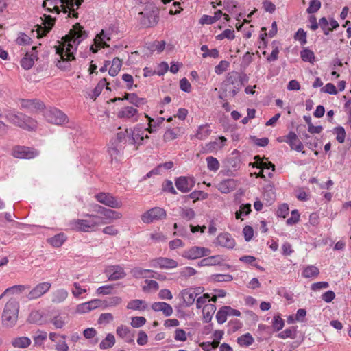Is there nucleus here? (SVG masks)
<instances>
[{
	"label": "nucleus",
	"instance_id": "obj_22",
	"mask_svg": "<svg viewBox=\"0 0 351 351\" xmlns=\"http://www.w3.org/2000/svg\"><path fill=\"white\" fill-rule=\"evenodd\" d=\"M102 301L99 299H95L87 302L79 304L77 306V311L79 313H87L97 308L102 305Z\"/></svg>",
	"mask_w": 351,
	"mask_h": 351
},
{
	"label": "nucleus",
	"instance_id": "obj_47",
	"mask_svg": "<svg viewBox=\"0 0 351 351\" xmlns=\"http://www.w3.org/2000/svg\"><path fill=\"white\" fill-rule=\"evenodd\" d=\"M296 335V328L290 327L285 329L278 335V337L281 339L292 338L294 339Z\"/></svg>",
	"mask_w": 351,
	"mask_h": 351
},
{
	"label": "nucleus",
	"instance_id": "obj_30",
	"mask_svg": "<svg viewBox=\"0 0 351 351\" xmlns=\"http://www.w3.org/2000/svg\"><path fill=\"white\" fill-rule=\"evenodd\" d=\"M222 261V258L220 256H211L207 258L202 259L198 263L199 267L204 266H211L219 264Z\"/></svg>",
	"mask_w": 351,
	"mask_h": 351
},
{
	"label": "nucleus",
	"instance_id": "obj_29",
	"mask_svg": "<svg viewBox=\"0 0 351 351\" xmlns=\"http://www.w3.org/2000/svg\"><path fill=\"white\" fill-rule=\"evenodd\" d=\"M216 311V306L213 304H205L202 308V313L204 322L208 323L211 321L213 314Z\"/></svg>",
	"mask_w": 351,
	"mask_h": 351
},
{
	"label": "nucleus",
	"instance_id": "obj_19",
	"mask_svg": "<svg viewBox=\"0 0 351 351\" xmlns=\"http://www.w3.org/2000/svg\"><path fill=\"white\" fill-rule=\"evenodd\" d=\"M36 49V46L32 47V51L30 53L27 52L21 59V65L24 69L28 70L31 69L34 64V61L38 59L36 53L34 51Z\"/></svg>",
	"mask_w": 351,
	"mask_h": 351
},
{
	"label": "nucleus",
	"instance_id": "obj_39",
	"mask_svg": "<svg viewBox=\"0 0 351 351\" xmlns=\"http://www.w3.org/2000/svg\"><path fill=\"white\" fill-rule=\"evenodd\" d=\"M122 66V61L119 58H114L112 60V65L109 69L108 73L111 76H116L119 72Z\"/></svg>",
	"mask_w": 351,
	"mask_h": 351
},
{
	"label": "nucleus",
	"instance_id": "obj_48",
	"mask_svg": "<svg viewBox=\"0 0 351 351\" xmlns=\"http://www.w3.org/2000/svg\"><path fill=\"white\" fill-rule=\"evenodd\" d=\"M201 50L204 52L202 54L203 58L212 57L216 58L219 57V51L217 49H208L207 45H204L201 47Z\"/></svg>",
	"mask_w": 351,
	"mask_h": 351
},
{
	"label": "nucleus",
	"instance_id": "obj_10",
	"mask_svg": "<svg viewBox=\"0 0 351 351\" xmlns=\"http://www.w3.org/2000/svg\"><path fill=\"white\" fill-rule=\"evenodd\" d=\"M128 143V134L125 132H119L117 134V138L114 139V142L112 143V147L109 148V152L111 155L118 154L120 152H123L125 149V145Z\"/></svg>",
	"mask_w": 351,
	"mask_h": 351
},
{
	"label": "nucleus",
	"instance_id": "obj_59",
	"mask_svg": "<svg viewBox=\"0 0 351 351\" xmlns=\"http://www.w3.org/2000/svg\"><path fill=\"white\" fill-rule=\"evenodd\" d=\"M174 339L176 341H185L187 340V335L186 332L181 328H177L175 330Z\"/></svg>",
	"mask_w": 351,
	"mask_h": 351
},
{
	"label": "nucleus",
	"instance_id": "obj_49",
	"mask_svg": "<svg viewBox=\"0 0 351 351\" xmlns=\"http://www.w3.org/2000/svg\"><path fill=\"white\" fill-rule=\"evenodd\" d=\"M60 60H58L56 66L62 70H70L71 64H69V61L73 60L72 58L68 57H60Z\"/></svg>",
	"mask_w": 351,
	"mask_h": 351
},
{
	"label": "nucleus",
	"instance_id": "obj_3",
	"mask_svg": "<svg viewBox=\"0 0 351 351\" xmlns=\"http://www.w3.org/2000/svg\"><path fill=\"white\" fill-rule=\"evenodd\" d=\"M19 312V303L14 298L10 299L5 304L1 321L3 326L6 328L14 327L17 322Z\"/></svg>",
	"mask_w": 351,
	"mask_h": 351
},
{
	"label": "nucleus",
	"instance_id": "obj_46",
	"mask_svg": "<svg viewBox=\"0 0 351 351\" xmlns=\"http://www.w3.org/2000/svg\"><path fill=\"white\" fill-rule=\"evenodd\" d=\"M106 84V80L103 78L99 81L97 85L95 87V88L92 91V94H90V97L92 99H95L101 93L102 89L104 86Z\"/></svg>",
	"mask_w": 351,
	"mask_h": 351
},
{
	"label": "nucleus",
	"instance_id": "obj_28",
	"mask_svg": "<svg viewBox=\"0 0 351 351\" xmlns=\"http://www.w3.org/2000/svg\"><path fill=\"white\" fill-rule=\"evenodd\" d=\"M226 141L227 140L224 136H220L217 141L210 142L209 143L206 144L204 149L207 152H211L217 148L223 147L225 145Z\"/></svg>",
	"mask_w": 351,
	"mask_h": 351
},
{
	"label": "nucleus",
	"instance_id": "obj_51",
	"mask_svg": "<svg viewBox=\"0 0 351 351\" xmlns=\"http://www.w3.org/2000/svg\"><path fill=\"white\" fill-rule=\"evenodd\" d=\"M154 272V271L150 269H143L140 267H135L131 270V274L134 278H141L145 277V273Z\"/></svg>",
	"mask_w": 351,
	"mask_h": 351
},
{
	"label": "nucleus",
	"instance_id": "obj_44",
	"mask_svg": "<svg viewBox=\"0 0 351 351\" xmlns=\"http://www.w3.org/2000/svg\"><path fill=\"white\" fill-rule=\"evenodd\" d=\"M210 279L215 282H230L232 280L233 277L230 274H213L210 276Z\"/></svg>",
	"mask_w": 351,
	"mask_h": 351
},
{
	"label": "nucleus",
	"instance_id": "obj_60",
	"mask_svg": "<svg viewBox=\"0 0 351 351\" xmlns=\"http://www.w3.org/2000/svg\"><path fill=\"white\" fill-rule=\"evenodd\" d=\"M146 322L144 317H134L132 318L131 325L134 328H139L143 326Z\"/></svg>",
	"mask_w": 351,
	"mask_h": 351
},
{
	"label": "nucleus",
	"instance_id": "obj_27",
	"mask_svg": "<svg viewBox=\"0 0 351 351\" xmlns=\"http://www.w3.org/2000/svg\"><path fill=\"white\" fill-rule=\"evenodd\" d=\"M180 294L185 306L187 307L194 303L195 298L197 297V293H195V291H193V288L185 289L181 291Z\"/></svg>",
	"mask_w": 351,
	"mask_h": 351
},
{
	"label": "nucleus",
	"instance_id": "obj_63",
	"mask_svg": "<svg viewBox=\"0 0 351 351\" xmlns=\"http://www.w3.org/2000/svg\"><path fill=\"white\" fill-rule=\"evenodd\" d=\"M289 214V206L287 204L280 205L277 210V215L285 218Z\"/></svg>",
	"mask_w": 351,
	"mask_h": 351
},
{
	"label": "nucleus",
	"instance_id": "obj_2",
	"mask_svg": "<svg viewBox=\"0 0 351 351\" xmlns=\"http://www.w3.org/2000/svg\"><path fill=\"white\" fill-rule=\"evenodd\" d=\"M247 79L245 74L241 75L237 71L229 72L226 77L225 80L221 83V90L223 93H227V86H232L229 90V97H234L242 88L243 81Z\"/></svg>",
	"mask_w": 351,
	"mask_h": 351
},
{
	"label": "nucleus",
	"instance_id": "obj_34",
	"mask_svg": "<svg viewBox=\"0 0 351 351\" xmlns=\"http://www.w3.org/2000/svg\"><path fill=\"white\" fill-rule=\"evenodd\" d=\"M124 99L128 100L131 104L137 107L145 103V99L138 97L135 93H125Z\"/></svg>",
	"mask_w": 351,
	"mask_h": 351
},
{
	"label": "nucleus",
	"instance_id": "obj_21",
	"mask_svg": "<svg viewBox=\"0 0 351 351\" xmlns=\"http://www.w3.org/2000/svg\"><path fill=\"white\" fill-rule=\"evenodd\" d=\"M216 242L218 245L228 249H232L235 245L234 239L228 232L219 234L216 239Z\"/></svg>",
	"mask_w": 351,
	"mask_h": 351
},
{
	"label": "nucleus",
	"instance_id": "obj_64",
	"mask_svg": "<svg viewBox=\"0 0 351 351\" xmlns=\"http://www.w3.org/2000/svg\"><path fill=\"white\" fill-rule=\"evenodd\" d=\"M116 332L119 337L125 338L130 333V330L127 326L121 325L117 328Z\"/></svg>",
	"mask_w": 351,
	"mask_h": 351
},
{
	"label": "nucleus",
	"instance_id": "obj_50",
	"mask_svg": "<svg viewBox=\"0 0 351 351\" xmlns=\"http://www.w3.org/2000/svg\"><path fill=\"white\" fill-rule=\"evenodd\" d=\"M333 132L337 134L336 139L339 143H343L345 141L346 132L342 126L335 127Z\"/></svg>",
	"mask_w": 351,
	"mask_h": 351
},
{
	"label": "nucleus",
	"instance_id": "obj_41",
	"mask_svg": "<svg viewBox=\"0 0 351 351\" xmlns=\"http://www.w3.org/2000/svg\"><path fill=\"white\" fill-rule=\"evenodd\" d=\"M254 341V339L251 334L245 333L237 338V343L241 346H249L252 345Z\"/></svg>",
	"mask_w": 351,
	"mask_h": 351
},
{
	"label": "nucleus",
	"instance_id": "obj_56",
	"mask_svg": "<svg viewBox=\"0 0 351 351\" xmlns=\"http://www.w3.org/2000/svg\"><path fill=\"white\" fill-rule=\"evenodd\" d=\"M228 315V313H227L226 309H224V306L221 307L216 315L217 322L221 324L224 323L226 321Z\"/></svg>",
	"mask_w": 351,
	"mask_h": 351
},
{
	"label": "nucleus",
	"instance_id": "obj_37",
	"mask_svg": "<svg viewBox=\"0 0 351 351\" xmlns=\"http://www.w3.org/2000/svg\"><path fill=\"white\" fill-rule=\"evenodd\" d=\"M68 296V292L63 289L56 290L53 293L52 302L53 303H60L66 300Z\"/></svg>",
	"mask_w": 351,
	"mask_h": 351
},
{
	"label": "nucleus",
	"instance_id": "obj_4",
	"mask_svg": "<svg viewBox=\"0 0 351 351\" xmlns=\"http://www.w3.org/2000/svg\"><path fill=\"white\" fill-rule=\"evenodd\" d=\"M5 118L10 123L23 129L34 130L36 128L37 123L35 120L20 112H8Z\"/></svg>",
	"mask_w": 351,
	"mask_h": 351
},
{
	"label": "nucleus",
	"instance_id": "obj_53",
	"mask_svg": "<svg viewBox=\"0 0 351 351\" xmlns=\"http://www.w3.org/2000/svg\"><path fill=\"white\" fill-rule=\"evenodd\" d=\"M321 8V1L319 0H311L306 12L309 14L317 12Z\"/></svg>",
	"mask_w": 351,
	"mask_h": 351
},
{
	"label": "nucleus",
	"instance_id": "obj_58",
	"mask_svg": "<svg viewBox=\"0 0 351 351\" xmlns=\"http://www.w3.org/2000/svg\"><path fill=\"white\" fill-rule=\"evenodd\" d=\"M235 37L234 36V30L227 29L224 30L221 34L217 36V39L218 40H222L225 38L232 40Z\"/></svg>",
	"mask_w": 351,
	"mask_h": 351
},
{
	"label": "nucleus",
	"instance_id": "obj_18",
	"mask_svg": "<svg viewBox=\"0 0 351 351\" xmlns=\"http://www.w3.org/2000/svg\"><path fill=\"white\" fill-rule=\"evenodd\" d=\"M73 1L74 0H54L53 8H47V11L49 12H55L57 14H59L61 11L64 13H66L68 12V9H73Z\"/></svg>",
	"mask_w": 351,
	"mask_h": 351
},
{
	"label": "nucleus",
	"instance_id": "obj_45",
	"mask_svg": "<svg viewBox=\"0 0 351 351\" xmlns=\"http://www.w3.org/2000/svg\"><path fill=\"white\" fill-rule=\"evenodd\" d=\"M207 162V167L210 171H217L220 167L217 159L213 156H208L206 158Z\"/></svg>",
	"mask_w": 351,
	"mask_h": 351
},
{
	"label": "nucleus",
	"instance_id": "obj_25",
	"mask_svg": "<svg viewBox=\"0 0 351 351\" xmlns=\"http://www.w3.org/2000/svg\"><path fill=\"white\" fill-rule=\"evenodd\" d=\"M21 106L32 111H38L43 109L45 106L42 101L38 99H22Z\"/></svg>",
	"mask_w": 351,
	"mask_h": 351
},
{
	"label": "nucleus",
	"instance_id": "obj_38",
	"mask_svg": "<svg viewBox=\"0 0 351 351\" xmlns=\"http://www.w3.org/2000/svg\"><path fill=\"white\" fill-rule=\"evenodd\" d=\"M300 57L304 62L313 63L315 60L314 52L308 48H304L300 51Z\"/></svg>",
	"mask_w": 351,
	"mask_h": 351
},
{
	"label": "nucleus",
	"instance_id": "obj_54",
	"mask_svg": "<svg viewBox=\"0 0 351 351\" xmlns=\"http://www.w3.org/2000/svg\"><path fill=\"white\" fill-rule=\"evenodd\" d=\"M180 215L186 220H191L195 216V211L190 208H181Z\"/></svg>",
	"mask_w": 351,
	"mask_h": 351
},
{
	"label": "nucleus",
	"instance_id": "obj_26",
	"mask_svg": "<svg viewBox=\"0 0 351 351\" xmlns=\"http://www.w3.org/2000/svg\"><path fill=\"white\" fill-rule=\"evenodd\" d=\"M237 182L234 179H226L217 184V189L223 193H228L236 189Z\"/></svg>",
	"mask_w": 351,
	"mask_h": 351
},
{
	"label": "nucleus",
	"instance_id": "obj_5",
	"mask_svg": "<svg viewBox=\"0 0 351 351\" xmlns=\"http://www.w3.org/2000/svg\"><path fill=\"white\" fill-rule=\"evenodd\" d=\"M128 134V145H134L133 149L138 150V146L143 143L145 130L140 125L134 128L133 130H125Z\"/></svg>",
	"mask_w": 351,
	"mask_h": 351
},
{
	"label": "nucleus",
	"instance_id": "obj_12",
	"mask_svg": "<svg viewBox=\"0 0 351 351\" xmlns=\"http://www.w3.org/2000/svg\"><path fill=\"white\" fill-rule=\"evenodd\" d=\"M210 250L208 248L194 246L191 248L185 250L182 253V256L189 260L197 259L201 257L209 255Z\"/></svg>",
	"mask_w": 351,
	"mask_h": 351
},
{
	"label": "nucleus",
	"instance_id": "obj_23",
	"mask_svg": "<svg viewBox=\"0 0 351 351\" xmlns=\"http://www.w3.org/2000/svg\"><path fill=\"white\" fill-rule=\"evenodd\" d=\"M151 308L156 312H162L163 315L166 317L171 316L173 312L171 306L164 302H154L152 304Z\"/></svg>",
	"mask_w": 351,
	"mask_h": 351
},
{
	"label": "nucleus",
	"instance_id": "obj_6",
	"mask_svg": "<svg viewBox=\"0 0 351 351\" xmlns=\"http://www.w3.org/2000/svg\"><path fill=\"white\" fill-rule=\"evenodd\" d=\"M44 117L48 122L56 125H61L68 121L67 116L56 108L50 107L46 109Z\"/></svg>",
	"mask_w": 351,
	"mask_h": 351
},
{
	"label": "nucleus",
	"instance_id": "obj_62",
	"mask_svg": "<svg viewBox=\"0 0 351 351\" xmlns=\"http://www.w3.org/2000/svg\"><path fill=\"white\" fill-rule=\"evenodd\" d=\"M321 91L323 93L330 94V95H337V90L334 84H332V83L326 84L325 85V86H324L321 89Z\"/></svg>",
	"mask_w": 351,
	"mask_h": 351
},
{
	"label": "nucleus",
	"instance_id": "obj_52",
	"mask_svg": "<svg viewBox=\"0 0 351 351\" xmlns=\"http://www.w3.org/2000/svg\"><path fill=\"white\" fill-rule=\"evenodd\" d=\"M294 38L300 42L302 45L306 44V32L302 28H300L295 34Z\"/></svg>",
	"mask_w": 351,
	"mask_h": 351
},
{
	"label": "nucleus",
	"instance_id": "obj_1",
	"mask_svg": "<svg viewBox=\"0 0 351 351\" xmlns=\"http://www.w3.org/2000/svg\"><path fill=\"white\" fill-rule=\"evenodd\" d=\"M87 36L88 33L83 29V27L78 23H75L70 30L69 34L62 38L64 42L56 47V53L60 57L65 56L75 60L73 44L79 45Z\"/></svg>",
	"mask_w": 351,
	"mask_h": 351
},
{
	"label": "nucleus",
	"instance_id": "obj_32",
	"mask_svg": "<svg viewBox=\"0 0 351 351\" xmlns=\"http://www.w3.org/2000/svg\"><path fill=\"white\" fill-rule=\"evenodd\" d=\"M26 289H29V287L23 285H14L12 287L7 288L4 291V292L0 295V300L7 294L20 293L24 291Z\"/></svg>",
	"mask_w": 351,
	"mask_h": 351
},
{
	"label": "nucleus",
	"instance_id": "obj_8",
	"mask_svg": "<svg viewBox=\"0 0 351 351\" xmlns=\"http://www.w3.org/2000/svg\"><path fill=\"white\" fill-rule=\"evenodd\" d=\"M95 198L99 203L110 208H120L123 206L121 200L109 193L100 192L95 195Z\"/></svg>",
	"mask_w": 351,
	"mask_h": 351
},
{
	"label": "nucleus",
	"instance_id": "obj_9",
	"mask_svg": "<svg viewBox=\"0 0 351 351\" xmlns=\"http://www.w3.org/2000/svg\"><path fill=\"white\" fill-rule=\"evenodd\" d=\"M84 217H88L90 218L101 219V223H108L112 222L114 220L119 219L122 217V214L116 210H112L110 208H106L104 213L101 216L93 214H85Z\"/></svg>",
	"mask_w": 351,
	"mask_h": 351
},
{
	"label": "nucleus",
	"instance_id": "obj_57",
	"mask_svg": "<svg viewBox=\"0 0 351 351\" xmlns=\"http://www.w3.org/2000/svg\"><path fill=\"white\" fill-rule=\"evenodd\" d=\"M207 193H205L202 191H194L188 195V197H189L191 199H195V201L199 199H205L207 198Z\"/></svg>",
	"mask_w": 351,
	"mask_h": 351
},
{
	"label": "nucleus",
	"instance_id": "obj_14",
	"mask_svg": "<svg viewBox=\"0 0 351 351\" xmlns=\"http://www.w3.org/2000/svg\"><path fill=\"white\" fill-rule=\"evenodd\" d=\"M51 284L49 282H44L36 285L28 293L27 298L29 300L40 298L47 293L51 288Z\"/></svg>",
	"mask_w": 351,
	"mask_h": 351
},
{
	"label": "nucleus",
	"instance_id": "obj_15",
	"mask_svg": "<svg viewBox=\"0 0 351 351\" xmlns=\"http://www.w3.org/2000/svg\"><path fill=\"white\" fill-rule=\"evenodd\" d=\"M195 180L193 177L182 176L176 180L175 184L178 190L182 193L189 192L195 186Z\"/></svg>",
	"mask_w": 351,
	"mask_h": 351
},
{
	"label": "nucleus",
	"instance_id": "obj_61",
	"mask_svg": "<svg viewBox=\"0 0 351 351\" xmlns=\"http://www.w3.org/2000/svg\"><path fill=\"white\" fill-rule=\"evenodd\" d=\"M51 322L57 329L63 328L66 323L64 319L60 316H55L51 319Z\"/></svg>",
	"mask_w": 351,
	"mask_h": 351
},
{
	"label": "nucleus",
	"instance_id": "obj_11",
	"mask_svg": "<svg viewBox=\"0 0 351 351\" xmlns=\"http://www.w3.org/2000/svg\"><path fill=\"white\" fill-rule=\"evenodd\" d=\"M39 154V152L28 147L16 146L13 148L12 156L17 158L31 159Z\"/></svg>",
	"mask_w": 351,
	"mask_h": 351
},
{
	"label": "nucleus",
	"instance_id": "obj_33",
	"mask_svg": "<svg viewBox=\"0 0 351 351\" xmlns=\"http://www.w3.org/2000/svg\"><path fill=\"white\" fill-rule=\"evenodd\" d=\"M138 112V110L132 107V106H126L123 108L119 112H118V117L119 118H125V119H130L133 117L136 113Z\"/></svg>",
	"mask_w": 351,
	"mask_h": 351
},
{
	"label": "nucleus",
	"instance_id": "obj_55",
	"mask_svg": "<svg viewBox=\"0 0 351 351\" xmlns=\"http://www.w3.org/2000/svg\"><path fill=\"white\" fill-rule=\"evenodd\" d=\"M229 65H230V63L228 61L221 60L219 63V64H217L215 67V72L217 75H221L228 69Z\"/></svg>",
	"mask_w": 351,
	"mask_h": 351
},
{
	"label": "nucleus",
	"instance_id": "obj_13",
	"mask_svg": "<svg viewBox=\"0 0 351 351\" xmlns=\"http://www.w3.org/2000/svg\"><path fill=\"white\" fill-rule=\"evenodd\" d=\"M75 219L71 223L72 228L80 232H89L90 229H93L99 224L95 219Z\"/></svg>",
	"mask_w": 351,
	"mask_h": 351
},
{
	"label": "nucleus",
	"instance_id": "obj_35",
	"mask_svg": "<svg viewBox=\"0 0 351 351\" xmlns=\"http://www.w3.org/2000/svg\"><path fill=\"white\" fill-rule=\"evenodd\" d=\"M31 343L29 338L26 337H21L15 338L12 341V346L15 348H27Z\"/></svg>",
	"mask_w": 351,
	"mask_h": 351
},
{
	"label": "nucleus",
	"instance_id": "obj_40",
	"mask_svg": "<svg viewBox=\"0 0 351 351\" xmlns=\"http://www.w3.org/2000/svg\"><path fill=\"white\" fill-rule=\"evenodd\" d=\"M210 133L211 130L209 128V125L208 124L202 125L198 128L195 136L198 139L202 140L207 138Z\"/></svg>",
	"mask_w": 351,
	"mask_h": 351
},
{
	"label": "nucleus",
	"instance_id": "obj_17",
	"mask_svg": "<svg viewBox=\"0 0 351 351\" xmlns=\"http://www.w3.org/2000/svg\"><path fill=\"white\" fill-rule=\"evenodd\" d=\"M151 264L154 267H159L160 269H165L176 268L178 265L176 261L164 257H160L152 260Z\"/></svg>",
	"mask_w": 351,
	"mask_h": 351
},
{
	"label": "nucleus",
	"instance_id": "obj_20",
	"mask_svg": "<svg viewBox=\"0 0 351 351\" xmlns=\"http://www.w3.org/2000/svg\"><path fill=\"white\" fill-rule=\"evenodd\" d=\"M285 137V142L290 145L292 149H295L298 152H302V153H304V151H302V149L304 147L303 144L299 140L297 134L294 132H289V134Z\"/></svg>",
	"mask_w": 351,
	"mask_h": 351
},
{
	"label": "nucleus",
	"instance_id": "obj_31",
	"mask_svg": "<svg viewBox=\"0 0 351 351\" xmlns=\"http://www.w3.org/2000/svg\"><path fill=\"white\" fill-rule=\"evenodd\" d=\"M147 305L144 300L135 299L130 301L127 304L128 309L144 311Z\"/></svg>",
	"mask_w": 351,
	"mask_h": 351
},
{
	"label": "nucleus",
	"instance_id": "obj_16",
	"mask_svg": "<svg viewBox=\"0 0 351 351\" xmlns=\"http://www.w3.org/2000/svg\"><path fill=\"white\" fill-rule=\"evenodd\" d=\"M105 273L108 276V280H117L125 277L124 269L119 265L108 266Z\"/></svg>",
	"mask_w": 351,
	"mask_h": 351
},
{
	"label": "nucleus",
	"instance_id": "obj_43",
	"mask_svg": "<svg viewBox=\"0 0 351 351\" xmlns=\"http://www.w3.org/2000/svg\"><path fill=\"white\" fill-rule=\"evenodd\" d=\"M319 269L313 265L308 266L302 271V276L304 278L316 277L319 275Z\"/></svg>",
	"mask_w": 351,
	"mask_h": 351
},
{
	"label": "nucleus",
	"instance_id": "obj_42",
	"mask_svg": "<svg viewBox=\"0 0 351 351\" xmlns=\"http://www.w3.org/2000/svg\"><path fill=\"white\" fill-rule=\"evenodd\" d=\"M115 343V338L112 334H108L106 338L101 341L99 344L101 349H108L112 348Z\"/></svg>",
	"mask_w": 351,
	"mask_h": 351
},
{
	"label": "nucleus",
	"instance_id": "obj_36",
	"mask_svg": "<svg viewBox=\"0 0 351 351\" xmlns=\"http://www.w3.org/2000/svg\"><path fill=\"white\" fill-rule=\"evenodd\" d=\"M66 237L64 233H59L49 239V242L55 247H60L66 241Z\"/></svg>",
	"mask_w": 351,
	"mask_h": 351
},
{
	"label": "nucleus",
	"instance_id": "obj_24",
	"mask_svg": "<svg viewBox=\"0 0 351 351\" xmlns=\"http://www.w3.org/2000/svg\"><path fill=\"white\" fill-rule=\"evenodd\" d=\"M44 16L45 17V19L43 22L44 27H42L41 25H37L38 35L39 37L44 36L47 33H49L55 23L54 19L51 16H47L45 14Z\"/></svg>",
	"mask_w": 351,
	"mask_h": 351
},
{
	"label": "nucleus",
	"instance_id": "obj_7",
	"mask_svg": "<svg viewBox=\"0 0 351 351\" xmlns=\"http://www.w3.org/2000/svg\"><path fill=\"white\" fill-rule=\"evenodd\" d=\"M167 213L160 207L152 208L141 215V220L145 223H150L154 221H160L166 219Z\"/></svg>",
	"mask_w": 351,
	"mask_h": 351
}]
</instances>
